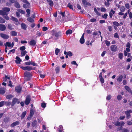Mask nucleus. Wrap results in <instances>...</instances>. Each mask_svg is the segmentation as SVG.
Wrapping results in <instances>:
<instances>
[{"mask_svg": "<svg viewBox=\"0 0 132 132\" xmlns=\"http://www.w3.org/2000/svg\"><path fill=\"white\" fill-rule=\"evenodd\" d=\"M24 75L25 77V79L26 81L29 80H30V78L32 75L29 72L26 71L24 73Z\"/></svg>", "mask_w": 132, "mask_h": 132, "instance_id": "1", "label": "nucleus"}, {"mask_svg": "<svg viewBox=\"0 0 132 132\" xmlns=\"http://www.w3.org/2000/svg\"><path fill=\"white\" fill-rule=\"evenodd\" d=\"M7 13L4 12L2 10H0V15H2L6 20H9V18L7 16Z\"/></svg>", "mask_w": 132, "mask_h": 132, "instance_id": "2", "label": "nucleus"}, {"mask_svg": "<svg viewBox=\"0 0 132 132\" xmlns=\"http://www.w3.org/2000/svg\"><path fill=\"white\" fill-rule=\"evenodd\" d=\"M19 67L21 68L22 70H24L30 71L35 70L34 68H32L31 67L29 66H26V67H23L20 65Z\"/></svg>", "mask_w": 132, "mask_h": 132, "instance_id": "3", "label": "nucleus"}, {"mask_svg": "<svg viewBox=\"0 0 132 132\" xmlns=\"http://www.w3.org/2000/svg\"><path fill=\"white\" fill-rule=\"evenodd\" d=\"M112 123L114 124L115 125L117 126H123L125 124V123L123 121H122L121 122L117 121L116 122H112Z\"/></svg>", "mask_w": 132, "mask_h": 132, "instance_id": "4", "label": "nucleus"}, {"mask_svg": "<svg viewBox=\"0 0 132 132\" xmlns=\"http://www.w3.org/2000/svg\"><path fill=\"white\" fill-rule=\"evenodd\" d=\"M20 103V101L18 98H14L11 102V106H13L16 103L18 104H19Z\"/></svg>", "mask_w": 132, "mask_h": 132, "instance_id": "5", "label": "nucleus"}, {"mask_svg": "<svg viewBox=\"0 0 132 132\" xmlns=\"http://www.w3.org/2000/svg\"><path fill=\"white\" fill-rule=\"evenodd\" d=\"M31 98L30 96L29 95H27L26 97L25 103L26 105H28L31 101Z\"/></svg>", "mask_w": 132, "mask_h": 132, "instance_id": "6", "label": "nucleus"}, {"mask_svg": "<svg viewBox=\"0 0 132 132\" xmlns=\"http://www.w3.org/2000/svg\"><path fill=\"white\" fill-rule=\"evenodd\" d=\"M132 113V111L131 110H128L126 111L125 113L126 115V118L127 119H129L131 117L130 113Z\"/></svg>", "mask_w": 132, "mask_h": 132, "instance_id": "7", "label": "nucleus"}, {"mask_svg": "<svg viewBox=\"0 0 132 132\" xmlns=\"http://www.w3.org/2000/svg\"><path fill=\"white\" fill-rule=\"evenodd\" d=\"M59 36V34H52L51 37L49 39L52 38L54 39H58Z\"/></svg>", "mask_w": 132, "mask_h": 132, "instance_id": "8", "label": "nucleus"}, {"mask_svg": "<svg viewBox=\"0 0 132 132\" xmlns=\"http://www.w3.org/2000/svg\"><path fill=\"white\" fill-rule=\"evenodd\" d=\"M110 49L112 51L115 52L117 51L118 48L116 45H114L111 46Z\"/></svg>", "mask_w": 132, "mask_h": 132, "instance_id": "9", "label": "nucleus"}, {"mask_svg": "<svg viewBox=\"0 0 132 132\" xmlns=\"http://www.w3.org/2000/svg\"><path fill=\"white\" fill-rule=\"evenodd\" d=\"M29 44L30 46H34L36 44V42L34 39H31L30 41L28 43Z\"/></svg>", "mask_w": 132, "mask_h": 132, "instance_id": "10", "label": "nucleus"}, {"mask_svg": "<svg viewBox=\"0 0 132 132\" xmlns=\"http://www.w3.org/2000/svg\"><path fill=\"white\" fill-rule=\"evenodd\" d=\"M20 123L19 121H16L12 123L10 125L11 127H13L16 126L18 125Z\"/></svg>", "mask_w": 132, "mask_h": 132, "instance_id": "11", "label": "nucleus"}, {"mask_svg": "<svg viewBox=\"0 0 132 132\" xmlns=\"http://www.w3.org/2000/svg\"><path fill=\"white\" fill-rule=\"evenodd\" d=\"M15 90L18 93H20L21 91V87L19 86H17L16 87Z\"/></svg>", "mask_w": 132, "mask_h": 132, "instance_id": "12", "label": "nucleus"}, {"mask_svg": "<svg viewBox=\"0 0 132 132\" xmlns=\"http://www.w3.org/2000/svg\"><path fill=\"white\" fill-rule=\"evenodd\" d=\"M0 36L2 38L5 39H8L9 38V36L8 35L5 34H1Z\"/></svg>", "mask_w": 132, "mask_h": 132, "instance_id": "13", "label": "nucleus"}, {"mask_svg": "<svg viewBox=\"0 0 132 132\" xmlns=\"http://www.w3.org/2000/svg\"><path fill=\"white\" fill-rule=\"evenodd\" d=\"M15 59V62L16 64H19L20 63V62L21 61V60L20 58L18 56H16Z\"/></svg>", "mask_w": 132, "mask_h": 132, "instance_id": "14", "label": "nucleus"}, {"mask_svg": "<svg viewBox=\"0 0 132 132\" xmlns=\"http://www.w3.org/2000/svg\"><path fill=\"white\" fill-rule=\"evenodd\" d=\"M84 34H83L80 40V42L81 44H84L85 42V39L84 37Z\"/></svg>", "mask_w": 132, "mask_h": 132, "instance_id": "15", "label": "nucleus"}, {"mask_svg": "<svg viewBox=\"0 0 132 132\" xmlns=\"http://www.w3.org/2000/svg\"><path fill=\"white\" fill-rule=\"evenodd\" d=\"M6 28L5 25L3 24H0V30L1 31H4Z\"/></svg>", "mask_w": 132, "mask_h": 132, "instance_id": "16", "label": "nucleus"}, {"mask_svg": "<svg viewBox=\"0 0 132 132\" xmlns=\"http://www.w3.org/2000/svg\"><path fill=\"white\" fill-rule=\"evenodd\" d=\"M123 77L122 75H120L119 76V77H118L117 79V81L118 82H121L122 80Z\"/></svg>", "mask_w": 132, "mask_h": 132, "instance_id": "17", "label": "nucleus"}, {"mask_svg": "<svg viewBox=\"0 0 132 132\" xmlns=\"http://www.w3.org/2000/svg\"><path fill=\"white\" fill-rule=\"evenodd\" d=\"M2 11L7 13L10 11V9L8 7H5L2 9Z\"/></svg>", "mask_w": 132, "mask_h": 132, "instance_id": "18", "label": "nucleus"}, {"mask_svg": "<svg viewBox=\"0 0 132 132\" xmlns=\"http://www.w3.org/2000/svg\"><path fill=\"white\" fill-rule=\"evenodd\" d=\"M10 120V118L9 117H6L4 118L3 119V121L5 123H7Z\"/></svg>", "mask_w": 132, "mask_h": 132, "instance_id": "19", "label": "nucleus"}, {"mask_svg": "<svg viewBox=\"0 0 132 132\" xmlns=\"http://www.w3.org/2000/svg\"><path fill=\"white\" fill-rule=\"evenodd\" d=\"M22 28L23 29L26 30L27 28V26L26 24L24 23H22L21 25Z\"/></svg>", "mask_w": 132, "mask_h": 132, "instance_id": "20", "label": "nucleus"}, {"mask_svg": "<svg viewBox=\"0 0 132 132\" xmlns=\"http://www.w3.org/2000/svg\"><path fill=\"white\" fill-rule=\"evenodd\" d=\"M51 32L52 33H61L62 32L60 31H58V29H57L55 28L53 30L51 31Z\"/></svg>", "mask_w": 132, "mask_h": 132, "instance_id": "21", "label": "nucleus"}, {"mask_svg": "<svg viewBox=\"0 0 132 132\" xmlns=\"http://www.w3.org/2000/svg\"><path fill=\"white\" fill-rule=\"evenodd\" d=\"M7 79H10V77L9 76L5 75V77L3 78V81H4L5 82L6 81Z\"/></svg>", "mask_w": 132, "mask_h": 132, "instance_id": "22", "label": "nucleus"}, {"mask_svg": "<svg viewBox=\"0 0 132 132\" xmlns=\"http://www.w3.org/2000/svg\"><path fill=\"white\" fill-rule=\"evenodd\" d=\"M27 114V112L26 111L23 112L21 114V119H23L25 117Z\"/></svg>", "mask_w": 132, "mask_h": 132, "instance_id": "23", "label": "nucleus"}, {"mask_svg": "<svg viewBox=\"0 0 132 132\" xmlns=\"http://www.w3.org/2000/svg\"><path fill=\"white\" fill-rule=\"evenodd\" d=\"M124 87L126 90L128 92L130 93L131 92V90L130 88L128 86H125Z\"/></svg>", "mask_w": 132, "mask_h": 132, "instance_id": "24", "label": "nucleus"}, {"mask_svg": "<svg viewBox=\"0 0 132 132\" xmlns=\"http://www.w3.org/2000/svg\"><path fill=\"white\" fill-rule=\"evenodd\" d=\"M115 11L113 10H111L110 12L109 13V15L110 18H111L113 16V14H114L115 13Z\"/></svg>", "mask_w": 132, "mask_h": 132, "instance_id": "25", "label": "nucleus"}, {"mask_svg": "<svg viewBox=\"0 0 132 132\" xmlns=\"http://www.w3.org/2000/svg\"><path fill=\"white\" fill-rule=\"evenodd\" d=\"M37 124V121L36 120H34L32 121V125L33 127H35L36 126Z\"/></svg>", "mask_w": 132, "mask_h": 132, "instance_id": "26", "label": "nucleus"}, {"mask_svg": "<svg viewBox=\"0 0 132 132\" xmlns=\"http://www.w3.org/2000/svg\"><path fill=\"white\" fill-rule=\"evenodd\" d=\"M55 71L56 74L58 73L60 71V67L59 66H58L56 67L55 68Z\"/></svg>", "mask_w": 132, "mask_h": 132, "instance_id": "27", "label": "nucleus"}, {"mask_svg": "<svg viewBox=\"0 0 132 132\" xmlns=\"http://www.w3.org/2000/svg\"><path fill=\"white\" fill-rule=\"evenodd\" d=\"M26 4H24L23 5V6L24 8H28L30 5V3H26Z\"/></svg>", "mask_w": 132, "mask_h": 132, "instance_id": "28", "label": "nucleus"}, {"mask_svg": "<svg viewBox=\"0 0 132 132\" xmlns=\"http://www.w3.org/2000/svg\"><path fill=\"white\" fill-rule=\"evenodd\" d=\"M5 92V91L4 89L2 88H0V94H3Z\"/></svg>", "mask_w": 132, "mask_h": 132, "instance_id": "29", "label": "nucleus"}, {"mask_svg": "<svg viewBox=\"0 0 132 132\" xmlns=\"http://www.w3.org/2000/svg\"><path fill=\"white\" fill-rule=\"evenodd\" d=\"M63 127L62 125L59 126V128L57 130L59 132H62L63 131Z\"/></svg>", "mask_w": 132, "mask_h": 132, "instance_id": "30", "label": "nucleus"}, {"mask_svg": "<svg viewBox=\"0 0 132 132\" xmlns=\"http://www.w3.org/2000/svg\"><path fill=\"white\" fill-rule=\"evenodd\" d=\"M34 114V112L32 109L30 110L29 115L31 117H32Z\"/></svg>", "mask_w": 132, "mask_h": 132, "instance_id": "31", "label": "nucleus"}, {"mask_svg": "<svg viewBox=\"0 0 132 132\" xmlns=\"http://www.w3.org/2000/svg\"><path fill=\"white\" fill-rule=\"evenodd\" d=\"M48 2L49 4L51 6H52L53 5V1L51 0H49L47 1Z\"/></svg>", "mask_w": 132, "mask_h": 132, "instance_id": "32", "label": "nucleus"}, {"mask_svg": "<svg viewBox=\"0 0 132 132\" xmlns=\"http://www.w3.org/2000/svg\"><path fill=\"white\" fill-rule=\"evenodd\" d=\"M27 20L31 22H33L34 21V19L30 17H29L27 19Z\"/></svg>", "mask_w": 132, "mask_h": 132, "instance_id": "33", "label": "nucleus"}, {"mask_svg": "<svg viewBox=\"0 0 132 132\" xmlns=\"http://www.w3.org/2000/svg\"><path fill=\"white\" fill-rule=\"evenodd\" d=\"M15 6L17 8H19L20 7V5L18 3H15Z\"/></svg>", "mask_w": 132, "mask_h": 132, "instance_id": "34", "label": "nucleus"}, {"mask_svg": "<svg viewBox=\"0 0 132 132\" xmlns=\"http://www.w3.org/2000/svg\"><path fill=\"white\" fill-rule=\"evenodd\" d=\"M5 21L4 19L2 17H0V23H4Z\"/></svg>", "mask_w": 132, "mask_h": 132, "instance_id": "35", "label": "nucleus"}, {"mask_svg": "<svg viewBox=\"0 0 132 132\" xmlns=\"http://www.w3.org/2000/svg\"><path fill=\"white\" fill-rule=\"evenodd\" d=\"M18 11L20 13L23 14H24L25 13V12L24 11L20 9H18Z\"/></svg>", "mask_w": 132, "mask_h": 132, "instance_id": "36", "label": "nucleus"}, {"mask_svg": "<svg viewBox=\"0 0 132 132\" xmlns=\"http://www.w3.org/2000/svg\"><path fill=\"white\" fill-rule=\"evenodd\" d=\"M27 53V51H23L21 52V54L22 56H24L25 54Z\"/></svg>", "mask_w": 132, "mask_h": 132, "instance_id": "37", "label": "nucleus"}, {"mask_svg": "<svg viewBox=\"0 0 132 132\" xmlns=\"http://www.w3.org/2000/svg\"><path fill=\"white\" fill-rule=\"evenodd\" d=\"M13 97V96L11 95H8L6 97V98L7 99H10L11 98Z\"/></svg>", "mask_w": 132, "mask_h": 132, "instance_id": "38", "label": "nucleus"}, {"mask_svg": "<svg viewBox=\"0 0 132 132\" xmlns=\"http://www.w3.org/2000/svg\"><path fill=\"white\" fill-rule=\"evenodd\" d=\"M60 49L58 48H56L55 51V54L56 55H57L58 54V53L60 51Z\"/></svg>", "mask_w": 132, "mask_h": 132, "instance_id": "39", "label": "nucleus"}, {"mask_svg": "<svg viewBox=\"0 0 132 132\" xmlns=\"http://www.w3.org/2000/svg\"><path fill=\"white\" fill-rule=\"evenodd\" d=\"M113 24L117 27H118L119 26V24L117 22L114 21L113 22Z\"/></svg>", "mask_w": 132, "mask_h": 132, "instance_id": "40", "label": "nucleus"}, {"mask_svg": "<svg viewBox=\"0 0 132 132\" xmlns=\"http://www.w3.org/2000/svg\"><path fill=\"white\" fill-rule=\"evenodd\" d=\"M105 43L106 45L107 46H109L110 44V43L107 40H105Z\"/></svg>", "mask_w": 132, "mask_h": 132, "instance_id": "41", "label": "nucleus"}, {"mask_svg": "<svg viewBox=\"0 0 132 132\" xmlns=\"http://www.w3.org/2000/svg\"><path fill=\"white\" fill-rule=\"evenodd\" d=\"M123 56V54L122 53H120L118 55L119 57V58L121 59L122 60V57Z\"/></svg>", "mask_w": 132, "mask_h": 132, "instance_id": "42", "label": "nucleus"}, {"mask_svg": "<svg viewBox=\"0 0 132 132\" xmlns=\"http://www.w3.org/2000/svg\"><path fill=\"white\" fill-rule=\"evenodd\" d=\"M4 44H5V45L8 47H10L11 46V43L9 42H6V43H5Z\"/></svg>", "mask_w": 132, "mask_h": 132, "instance_id": "43", "label": "nucleus"}, {"mask_svg": "<svg viewBox=\"0 0 132 132\" xmlns=\"http://www.w3.org/2000/svg\"><path fill=\"white\" fill-rule=\"evenodd\" d=\"M11 19L12 20L16 22H17L18 21V19L13 16L11 17Z\"/></svg>", "mask_w": 132, "mask_h": 132, "instance_id": "44", "label": "nucleus"}, {"mask_svg": "<svg viewBox=\"0 0 132 132\" xmlns=\"http://www.w3.org/2000/svg\"><path fill=\"white\" fill-rule=\"evenodd\" d=\"M26 12L27 13V16H30V11L29 9H27L26 10Z\"/></svg>", "mask_w": 132, "mask_h": 132, "instance_id": "45", "label": "nucleus"}, {"mask_svg": "<svg viewBox=\"0 0 132 132\" xmlns=\"http://www.w3.org/2000/svg\"><path fill=\"white\" fill-rule=\"evenodd\" d=\"M67 7H69L70 9L73 10V6L71 5L70 3H69L68 5H67Z\"/></svg>", "mask_w": 132, "mask_h": 132, "instance_id": "46", "label": "nucleus"}, {"mask_svg": "<svg viewBox=\"0 0 132 132\" xmlns=\"http://www.w3.org/2000/svg\"><path fill=\"white\" fill-rule=\"evenodd\" d=\"M120 10L121 12H124L125 11V7L124 6H122V7H121L120 8Z\"/></svg>", "mask_w": 132, "mask_h": 132, "instance_id": "47", "label": "nucleus"}, {"mask_svg": "<svg viewBox=\"0 0 132 132\" xmlns=\"http://www.w3.org/2000/svg\"><path fill=\"white\" fill-rule=\"evenodd\" d=\"M94 12H95V13L97 15H100V13L97 11L96 8H94Z\"/></svg>", "mask_w": 132, "mask_h": 132, "instance_id": "48", "label": "nucleus"}, {"mask_svg": "<svg viewBox=\"0 0 132 132\" xmlns=\"http://www.w3.org/2000/svg\"><path fill=\"white\" fill-rule=\"evenodd\" d=\"M100 79V80L101 83L102 84L104 82V79L102 77H99Z\"/></svg>", "mask_w": 132, "mask_h": 132, "instance_id": "49", "label": "nucleus"}, {"mask_svg": "<svg viewBox=\"0 0 132 132\" xmlns=\"http://www.w3.org/2000/svg\"><path fill=\"white\" fill-rule=\"evenodd\" d=\"M5 104L4 101H2L0 102V107L3 106Z\"/></svg>", "mask_w": 132, "mask_h": 132, "instance_id": "50", "label": "nucleus"}, {"mask_svg": "<svg viewBox=\"0 0 132 132\" xmlns=\"http://www.w3.org/2000/svg\"><path fill=\"white\" fill-rule=\"evenodd\" d=\"M129 130L127 129L124 128L121 131V132H129Z\"/></svg>", "mask_w": 132, "mask_h": 132, "instance_id": "51", "label": "nucleus"}, {"mask_svg": "<svg viewBox=\"0 0 132 132\" xmlns=\"http://www.w3.org/2000/svg\"><path fill=\"white\" fill-rule=\"evenodd\" d=\"M5 104L7 106L10 105L11 103L10 102H5Z\"/></svg>", "mask_w": 132, "mask_h": 132, "instance_id": "52", "label": "nucleus"}, {"mask_svg": "<svg viewBox=\"0 0 132 132\" xmlns=\"http://www.w3.org/2000/svg\"><path fill=\"white\" fill-rule=\"evenodd\" d=\"M46 104L45 103L43 102L41 104V106L43 108H45L46 107Z\"/></svg>", "mask_w": 132, "mask_h": 132, "instance_id": "53", "label": "nucleus"}, {"mask_svg": "<svg viewBox=\"0 0 132 132\" xmlns=\"http://www.w3.org/2000/svg\"><path fill=\"white\" fill-rule=\"evenodd\" d=\"M67 54L70 57L71 56L73 55V54L71 51H69L68 52Z\"/></svg>", "mask_w": 132, "mask_h": 132, "instance_id": "54", "label": "nucleus"}, {"mask_svg": "<svg viewBox=\"0 0 132 132\" xmlns=\"http://www.w3.org/2000/svg\"><path fill=\"white\" fill-rule=\"evenodd\" d=\"M26 49V47L25 46H23L21 47L20 48V50L21 51H24Z\"/></svg>", "mask_w": 132, "mask_h": 132, "instance_id": "55", "label": "nucleus"}, {"mask_svg": "<svg viewBox=\"0 0 132 132\" xmlns=\"http://www.w3.org/2000/svg\"><path fill=\"white\" fill-rule=\"evenodd\" d=\"M111 98V95H109L107 96L106 97V99L108 100H110Z\"/></svg>", "mask_w": 132, "mask_h": 132, "instance_id": "56", "label": "nucleus"}, {"mask_svg": "<svg viewBox=\"0 0 132 132\" xmlns=\"http://www.w3.org/2000/svg\"><path fill=\"white\" fill-rule=\"evenodd\" d=\"M122 98V96L120 95H118L117 96V99L118 101L120 100Z\"/></svg>", "mask_w": 132, "mask_h": 132, "instance_id": "57", "label": "nucleus"}, {"mask_svg": "<svg viewBox=\"0 0 132 132\" xmlns=\"http://www.w3.org/2000/svg\"><path fill=\"white\" fill-rule=\"evenodd\" d=\"M108 14H104V15H102V17L106 19L107 18Z\"/></svg>", "mask_w": 132, "mask_h": 132, "instance_id": "58", "label": "nucleus"}, {"mask_svg": "<svg viewBox=\"0 0 132 132\" xmlns=\"http://www.w3.org/2000/svg\"><path fill=\"white\" fill-rule=\"evenodd\" d=\"M8 28L10 30H12L13 29L12 26V25L10 24H9L8 26Z\"/></svg>", "mask_w": 132, "mask_h": 132, "instance_id": "59", "label": "nucleus"}, {"mask_svg": "<svg viewBox=\"0 0 132 132\" xmlns=\"http://www.w3.org/2000/svg\"><path fill=\"white\" fill-rule=\"evenodd\" d=\"M31 61H28L25 62V64L26 65H29L31 64Z\"/></svg>", "mask_w": 132, "mask_h": 132, "instance_id": "60", "label": "nucleus"}, {"mask_svg": "<svg viewBox=\"0 0 132 132\" xmlns=\"http://www.w3.org/2000/svg\"><path fill=\"white\" fill-rule=\"evenodd\" d=\"M127 123L129 125H132V122L129 121H127Z\"/></svg>", "mask_w": 132, "mask_h": 132, "instance_id": "61", "label": "nucleus"}, {"mask_svg": "<svg viewBox=\"0 0 132 132\" xmlns=\"http://www.w3.org/2000/svg\"><path fill=\"white\" fill-rule=\"evenodd\" d=\"M82 2L84 5L86 6L87 3L86 1V0H82Z\"/></svg>", "mask_w": 132, "mask_h": 132, "instance_id": "62", "label": "nucleus"}, {"mask_svg": "<svg viewBox=\"0 0 132 132\" xmlns=\"http://www.w3.org/2000/svg\"><path fill=\"white\" fill-rule=\"evenodd\" d=\"M101 11L102 12H105L106 11V10L104 8L101 7Z\"/></svg>", "mask_w": 132, "mask_h": 132, "instance_id": "63", "label": "nucleus"}, {"mask_svg": "<svg viewBox=\"0 0 132 132\" xmlns=\"http://www.w3.org/2000/svg\"><path fill=\"white\" fill-rule=\"evenodd\" d=\"M48 29V28L46 27H44L43 28V31H45Z\"/></svg>", "mask_w": 132, "mask_h": 132, "instance_id": "64", "label": "nucleus"}]
</instances>
